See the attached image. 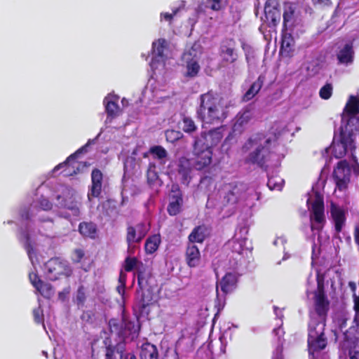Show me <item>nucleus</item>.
<instances>
[{
	"label": "nucleus",
	"mask_w": 359,
	"mask_h": 359,
	"mask_svg": "<svg viewBox=\"0 0 359 359\" xmlns=\"http://www.w3.org/2000/svg\"><path fill=\"white\" fill-rule=\"evenodd\" d=\"M117 347L116 348H107L105 353V359H117Z\"/></svg>",
	"instance_id": "4d7b16f0"
},
{
	"label": "nucleus",
	"mask_w": 359,
	"mask_h": 359,
	"mask_svg": "<svg viewBox=\"0 0 359 359\" xmlns=\"http://www.w3.org/2000/svg\"><path fill=\"white\" fill-rule=\"evenodd\" d=\"M252 117L253 111L250 109H245L240 111L234 118L231 135L236 136L242 134L247 128Z\"/></svg>",
	"instance_id": "dca6fc26"
},
{
	"label": "nucleus",
	"mask_w": 359,
	"mask_h": 359,
	"mask_svg": "<svg viewBox=\"0 0 359 359\" xmlns=\"http://www.w3.org/2000/svg\"><path fill=\"white\" fill-rule=\"evenodd\" d=\"M84 256V252L81 249H76L74 251L73 259L76 262H79Z\"/></svg>",
	"instance_id": "e2e57ef3"
},
{
	"label": "nucleus",
	"mask_w": 359,
	"mask_h": 359,
	"mask_svg": "<svg viewBox=\"0 0 359 359\" xmlns=\"http://www.w3.org/2000/svg\"><path fill=\"white\" fill-rule=\"evenodd\" d=\"M29 278L32 285L42 296L50 298L53 294L51 285L49 283H43L36 273H29Z\"/></svg>",
	"instance_id": "5701e85b"
},
{
	"label": "nucleus",
	"mask_w": 359,
	"mask_h": 359,
	"mask_svg": "<svg viewBox=\"0 0 359 359\" xmlns=\"http://www.w3.org/2000/svg\"><path fill=\"white\" fill-rule=\"evenodd\" d=\"M109 327L111 333L125 338L130 335L134 337L138 332L139 325L134 321H130L123 318L121 320L111 319L109 321Z\"/></svg>",
	"instance_id": "423d86ee"
},
{
	"label": "nucleus",
	"mask_w": 359,
	"mask_h": 359,
	"mask_svg": "<svg viewBox=\"0 0 359 359\" xmlns=\"http://www.w3.org/2000/svg\"><path fill=\"white\" fill-rule=\"evenodd\" d=\"M359 112V98L356 96H351L342 114V124L344 126L349 118L355 117ZM358 118H359L358 117Z\"/></svg>",
	"instance_id": "4be33fe9"
},
{
	"label": "nucleus",
	"mask_w": 359,
	"mask_h": 359,
	"mask_svg": "<svg viewBox=\"0 0 359 359\" xmlns=\"http://www.w3.org/2000/svg\"><path fill=\"white\" fill-rule=\"evenodd\" d=\"M200 104L196 115L203 123H219L227 117V102L212 93H204L200 96Z\"/></svg>",
	"instance_id": "f03ea898"
},
{
	"label": "nucleus",
	"mask_w": 359,
	"mask_h": 359,
	"mask_svg": "<svg viewBox=\"0 0 359 359\" xmlns=\"http://www.w3.org/2000/svg\"><path fill=\"white\" fill-rule=\"evenodd\" d=\"M350 359H359V349L354 348L349 351Z\"/></svg>",
	"instance_id": "338daca9"
},
{
	"label": "nucleus",
	"mask_w": 359,
	"mask_h": 359,
	"mask_svg": "<svg viewBox=\"0 0 359 359\" xmlns=\"http://www.w3.org/2000/svg\"><path fill=\"white\" fill-rule=\"evenodd\" d=\"M286 242V240L284 237H278L276 239L274 240L273 241V245H284V244Z\"/></svg>",
	"instance_id": "774afa93"
},
{
	"label": "nucleus",
	"mask_w": 359,
	"mask_h": 359,
	"mask_svg": "<svg viewBox=\"0 0 359 359\" xmlns=\"http://www.w3.org/2000/svg\"><path fill=\"white\" fill-rule=\"evenodd\" d=\"M33 315H34V320L36 323H40L43 322V311L40 306L37 309H35L33 311Z\"/></svg>",
	"instance_id": "bf43d9fd"
},
{
	"label": "nucleus",
	"mask_w": 359,
	"mask_h": 359,
	"mask_svg": "<svg viewBox=\"0 0 359 359\" xmlns=\"http://www.w3.org/2000/svg\"><path fill=\"white\" fill-rule=\"evenodd\" d=\"M351 168L346 161H340L333 171V177L336 187L339 191H344L347 188L350 181Z\"/></svg>",
	"instance_id": "1a4fd4ad"
},
{
	"label": "nucleus",
	"mask_w": 359,
	"mask_h": 359,
	"mask_svg": "<svg viewBox=\"0 0 359 359\" xmlns=\"http://www.w3.org/2000/svg\"><path fill=\"white\" fill-rule=\"evenodd\" d=\"M185 257L186 262L189 267H196L199 265L201 262V253L195 244H188Z\"/></svg>",
	"instance_id": "b1692460"
},
{
	"label": "nucleus",
	"mask_w": 359,
	"mask_h": 359,
	"mask_svg": "<svg viewBox=\"0 0 359 359\" xmlns=\"http://www.w3.org/2000/svg\"><path fill=\"white\" fill-rule=\"evenodd\" d=\"M333 91V86L331 83H327L322 86L319 90V95L323 100H328L331 97Z\"/></svg>",
	"instance_id": "c03bdc74"
},
{
	"label": "nucleus",
	"mask_w": 359,
	"mask_h": 359,
	"mask_svg": "<svg viewBox=\"0 0 359 359\" xmlns=\"http://www.w3.org/2000/svg\"><path fill=\"white\" fill-rule=\"evenodd\" d=\"M75 191L68 187H62V196L58 195L57 204L60 208H65L72 212L74 216H79L80 211L79 203L76 201Z\"/></svg>",
	"instance_id": "9b49d317"
},
{
	"label": "nucleus",
	"mask_w": 359,
	"mask_h": 359,
	"mask_svg": "<svg viewBox=\"0 0 359 359\" xmlns=\"http://www.w3.org/2000/svg\"><path fill=\"white\" fill-rule=\"evenodd\" d=\"M353 57V51L351 46L346 44L338 53L337 59L341 64L351 63Z\"/></svg>",
	"instance_id": "c756f323"
},
{
	"label": "nucleus",
	"mask_w": 359,
	"mask_h": 359,
	"mask_svg": "<svg viewBox=\"0 0 359 359\" xmlns=\"http://www.w3.org/2000/svg\"><path fill=\"white\" fill-rule=\"evenodd\" d=\"M182 198L180 195L173 196L168 206V212L170 215H177L181 210Z\"/></svg>",
	"instance_id": "f704fd0d"
},
{
	"label": "nucleus",
	"mask_w": 359,
	"mask_h": 359,
	"mask_svg": "<svg viewBox=\"0 0 359 359\" xmlns=\"http://www.w3.org/2000/svg\"><path fill=\"white\" fill-rule=\"evenodd\" d=\"M118 97L109 95L104 100L106 111L108 116H115L118 114V107L117 105Z\"/></svg>",
	"instance_id": "c85d7f7f"
},
{
	"label": "nucleus",
	"mask_w": 359,
	"mask_h": 359,
	"mask_svg": "<svg viewBox=\"0 0 359 359\" xmlns=\"http://www.w3.org/2000/svg\"><path fill=\"white\" fill-rule=\"evenodd\" d=\"M46 276L51 280L59 279L62 276L68 277L72 270L67 262L58 258L48 260L45 265Z\"/></svg>",
	"instance_id": "0eeeda50"
},
{
	"label": "nucleus",
	"mask_w": 359,
	"mask_h": 359,
	"mask_svg": "<svg viewBox=\"0 0 359 359\" xmlns=\"http://www.w3.org/2000/svg\"><path fill=\"white\" fill-rule=\"evenodd\" d=\"M237 276L235 273L229 272L222 278L217 282V294L219 297L220 292L226 294L231 292L236 286Z\"/></svg>",
	"instance_id": "a211bd4d"
},
{
	"label": "nucleus",
	"mask_w": 359,
	"mask_h": 359,
	"mask_svg": "<svg viewBox=\"0 0 359 359\" xmlns=\"http://www.w3.org/2000/svg\"><path fill=\"white\" fill-rule=\"evenodd\" d=\"M165 135L167 140H170V142H174L180 137V133L175 130H168L165 133Z\"/></svg>",
	"instance_id": "13d9d810"
},
{
	"label": "nucleus",
	"mask_w": 359,
	"mask_h": 359,
	"mask_svg": "<svg viewBox=\"0 0 359 359\" xmlns=\"http://www.w3.org/2000/svg\"><path fill=\"white\" fill-rule=\"evenodd\" d=\"M302 22L300 7L294 3L285 4L283 12V24L286 27H292Z\"/></svg>",
	"instance_id": "ddd939ff"
},
{
	"label": "nucleus",
	"mask_w": 359,
	"mask_h": 359,
	"mask_svg": "<svg viewBox=\"0 0 359 359\" xmlns=\"http://www.w3.org/2000/svg\"><path fill=\"white\" fill-rule=\"evenodd\" d=\"M202 142L201 139H195L194 143L193 152L195 156L194 166L198 170L208 167L212 161V151L207 147L208 146L202 147L201 145Z\"/></svg>",
	"instance_id": "6e6552de"
},
{
	"label": "nucleus",
	"mask_w": 359,
	"mask_h": 359,
	"mask_svg": "<svg viewBox=\"0 0 359 359\" xmlns=\"http://www.w3.org/2000/svg\"><path fill=\"white\" fill-rule=\"evenodd\" d=\"M181 8L178 7L175 9H172V12L170 13H161V20H165L168 22H171L172 20L175 16L177 15V13L180 11Z\"/></svg>",
	"instance_id": "603ef678"
},
{
	"label": "nucleus",
	"mask_w": 359,
	"mask_h": 359,
	"mask_svg": "<svg viewBox=\"0 0 359 359\" xmlns=\"http://www.w3.org/2000/svg\"><path fill=\"white\" fill-rule=\"evenodd\" d=\"M148 92L151 94V100L154 102H160L163 100V98L168 97L165 91L159 89L156 85L154 86H152L151 85L148 90Z\"/></svg>",
	"instance_id": "a19ab883"
},
{
	"label": "nucleus",
	"mask_w": 359,
	"mask_h": 359,
	"mask_svg": "<svg viewBox=\"0 0 359 359\" xmlns=\"http://www.w3.org/2000/svg\"><path fill=\"white\" fill-rule=\"evenodd\" d=\"M317 285V290L313 293V309L310 311L311 320L309 325L308 346L311 355L310 359H316V354L327 345L324 330L330 302L324 291L323 280L318 275Z\"/></svg>",
	"instance_id": "f257e3e1"
},
{
	"label": "nucleus",
	"mask_w": 359,
	"mask_h": 359,
	"mask_svg": "<svg viewBox=\"0 0 359 359\" xmlns=\"http://www.w3.org/2000/svg\"><path fill=\"white\" fill-rule=\"evenodd\" d=\"M182 124V129L185 133H191L196 129L194 121L189 117H184Z\"/></svg>",
	"instance_id": "a18cd8bd"
},
{
	"label": "nucleus",
	"mask_w": 359,
	"mask_h": 359,
	"mask_svg": "<svg viewBox=\"0 0 359 359\" xmlns=\"http://www.w3.org/2000/svg\"><path fill=\"white\" fill-rule=\"evenodd\" d=\"M330 214L337 233L341 231L346 223V211L339 205L331 203Z\"/></svg>",
	"instance_id": "6ab92c4d"
},
{
	"label": "nucleus",
	"mask_w": 359,
	"mask_h": 359,
	"mask_svg": "<svg viewBox=\"0 0 359 359\" xmlns=\"http://www.w3.org/2000/svg\"><path fill=\"white\" fill-rule=\"evenodd\" d=\"M245 244L246 241L245 239H235V238H233L228 243V245L231 248L232 251L238 255L246 253L248 251V248L246 247Z\"/></svg>",
	"instance_id": "72a5a7b5"
},
{
	"label": "nucleus",
	"mask_w": 359,
	"mask_h": 359,
	"mask_svg": "<svg viewBox=\"0 0 359 359\" xmlns=\"http://www.w3.org/2000/svg\"><path fill=\"white\" fill-rule=\"evenodd\" d=\"M139 234H137V231L133 226L128 227L126 241L130 250L134 247V244L138 243L142 240V238H139Z\"/></svg>",
	"instance_id": "58836bf2"
},
{
	"label": "nucleus",
	"mask_w": 359,
	"mask_h": 359,
	"mask_svg": "<svg viewBox=\"0 0 359 359\" xmlns=\"http://www.w3.org/2000/svg\"><path fill=\"white\" fill-rule=\"evenodd\" d=\"M248 233V227L245 224L241 225L236 229L233 238L235 239H245L246 241Z\"/></svg>",
	"instance_id": "09e8293b"
},
{
	"label": "nucleus",
	"mask_w": 359,
	"mask_h": 359,
	"mask_svg": "<svg viewBox=\"0 0 359 359\" xmlns=\"http://www.w3.org/2000/svg\"><path fill=\"white\" fill-rule=\"evenodd\" d=\"M140 262L135 257H128L125 260L124 269L126 271H131L137 269Z\"/></svg>",
	"instance_id": "49530a36"
},
{
	"label": "nucleus",
	"mask_w": 359,
	"mask_h": 359,
	"mask_svg": "<svg viewBox=\"0 0 359 359\" xmlns=\"http://www.w3.org/2000/svg\"><path fill=\"white\" fill-rule=\"evenodd\" d=\"M94 142V140H89L88 142V143L83 146V147H81L79 150H78L76 153L70 155L67 158V160L62 163H60L59 165H57V166L55 167V168L53 169V172H55L57 170H60V168H62L65 166L67 165L68 163H69L72 161L76 159L78 154L82 152L83 150L86 149V148L91 143H93Z\"/></svg>",
	"instance_id": "79ce46f5"
},
{
	"label": "nucleus",
	"mask_w": 359,
	"mask_h": 359,
	"mask_svg": "<svg viewBox=\"0 0 359 359\" xmlns=\"http://www.w3.org/2000/svg\"><path fill=\"white\" fill-rule=\"evenodd\" d=\"M220 55L222 60L228 63H233L238 57L234 46L231 41L222 44L220 48Z\"/></svg>",
	"instance_id": "a878e982"
},
{
	"label": "nucleus",
	"mask_w": 359,
	"mask_h": 359,
	"mask_svg": "<svg viewBox=\"0 0 359 359\" xmlns=\"http://www.w3.org/2000/svg\"><path fill=\"white\" fill-rule=\"evenodd\" d=\"M263 84V79L259 76L257 81H255L248 89V90L245 93L243 99L245 101H249L252 98H253L255 95L258 93L260 90Z\"/></svg>",
	"instance_id": "c9c22d12"
},
{
	"label": "nucleus",
	"mask_w": 359,
	"mask_h": 359,
	"mask_svg": "<svg viewBox=\"0 0 359 359\" xmlns=\"http://www.w3.org/2000/svg\"><path fill=\"white\" fill-rule=\"evenodd\" d=\"M158 171L156 163L150 162L147 169V180L149 184H155L158 181Z\"/></svg>",
	"instance_id": "ea45409f"
},
{
	"label": "nucleus",
	"mask_w": 359,
	"mask_h": 359,
	"mask_svg": "<svg viewBox=\"0 0 359 359\" xmlns=\"http://www.w3.org/2000/svg\"><path fill=\"white\" fill-rule=\"evenodd\" d=\"M168 45V41L164 39H159L153 42L152 59L150 62L152 69H157L159 66L164 65Z\"/></svg>",
	"instance_id": "f8f14e48"
},
{
	"label": "nucleus",
	"mask_w": 359,
	"mask_h": 359,
	"mask_svg": "<svg viewBox=\"0 0 359 359\" xmlns=\"http://www.w3.org/2000/svg\"><path fill=\"white\" fill-rule=\"evenodd\" d=\"M149 152L154 158L159 161V165L163 167L168 160L167 151L161 146H154L150 148Z\"/></svg>",
	"instance_id": "2f4dec72"
},
{
	"label": "nucleus",
	"mask_w": 359,
	"mask_h": 359,
	"mask_svg": "<svg viewBox=\"0 0 359 359\" xmlns=\"http://www.w3.org/2000/svg\"><path fill=\"white\" fill-rule=\"evenodd\" d=\"M161 243V237L158 234H155L147 238L145 243V250L147 253L152 254L158 248Z\"/></svg>",
	"instance_id": "4c0bfd02"
},
{
	"label": "nucleus",
	"mask_w": 359,
	"mask_h": 359,
	"mask_svg": "<svg viewBox=\"0 0 359 359\" xmlns=\"http://www.w3.org/2000/svg\"><path fill=\"white\" fill-rule=\"evenodd\" d=\"M222 137L223 134L221 131V128H217L210 130L208 133L203 132L199 137H196L195 139L203 140V142L201 143V147H204V146H208L207 147L210 149L211 147L219 144Z\"/></svg>",
	"instance_id": "412c9836"
},
{
	"label": "nucleus",
	"mask_w": 359,
	"mask_h": 359,
	"mask_svg": "<svg viewBox=\"0 0 359 359\" xmlns=\"http://www.w3.org/2000/svg\"><path fill=\"white\" fill-rule=\"evenodd\" d=\"M359 135V118L352 117L344 126H341L339 140L334 138L330 147L325 149V153H332L337 158H342L346 152L355 148V142Z\"/></svg>",
	"instance_id": "7ed1b4c3"
},
{
	"label": "nucleus",
	"mask_w": 359,
	"mask_h": 359,
	"mask_svg": "<svg viewBox=\"0 0 359 359\" xmlns=\"http://www.w3.org/2000/svg\"><path fill=\"white\" fill-rule=\"evenodd\" d=\"M265 21L269 27H274L279 24L281 18L278 0H267L264 6Z\"/></svg>",
	"instance_id": "4468645a"
},
{
	"label": "nucleus",
	"mask_w": 359,
	"mask_h": 359,
	"mask_svg": "<svg viewBox=\"0 0 359 359\" xmlns=\"http://www.w3.org/2000/svg\"><path fill=\"white\" fill-rule=\"evenodd\" d=\"M157 348L149 343L144 344L140 351V359H158Z\"/></svg>",
	"instance_id": "7c9ffc66"
},
{
	"label": "nucleus",
	"mask_w": 359,
	"mask_h": 359,
	"mask_svg": "<svg viewBox=\"0 0 359 359\" xmlns=\"http://www.w3.org/2000/svg\"><path fill=\"white\" fill-rule=\"evenodd\" d=\"M260 194L253 189H248L244 194H241V200H243L245 205L250 208L255 205V202L259 199Z\"/></svg>",
	"instance_id": "473e14b6"
},
{
	"label": "nucleus",
	"mask_w": 359,
	"mask_h": 359,
	"mask_svg": "<svg viewBox=\"0 0 359 359\" xmlns=\"http://www.w3.org/2000/svg\"><path fill=\"white\" fill-rule=\"evenodd\" d=\"M271 137L257 134L251 137L245 144L244 148L249 151L247 161L262 167L276 156L270 151L272 144Z\"/></svg>",
	"instance_id": "20e7f679"
},
{
	"label": "nucleus",
	"mask_w": 359,
	"mask_h": 359,
	"mask_svg": "<svg viewBox=\"0 0 359 359\" xmlns=\"http://www.w3.org/2000/svg\"><path fill=\"white\" fill-rule=\"evenodd\" d=\"M284 180L278 176L269 177L267 186L271 190L282 189L283 186Z\"/></svg>",
	"instance_id": "37998d69"
},
{
	"label": "nucleus",
	"mask_w": 359,
	"mask_h": 359,
	"mask_svg": "<svg viewBox=\"0 0 359 359\" xmlns=\"http://www.w3.org/2000/svg\"><path fill=\"white\" fill-rule=\"evenodd\" d=\"M31 228L32 225L31 224H29L25 230H22L19 236V239L24 245L31 263L35 268L36 265L39 264V260L32 245L34 243L35 234L34 231H32L31 232Z\"/></svg>",
	"instance_id": "9d476101"
},
{
	"label": "nucleus",
	"mask_w": 359,
	"mask_h": 359,
	"mask_svg": "<svg viewBox=\"0 0 359 359\" xmlns=\"http://www.w3.org/2000/svg\"><path fill=\"white\" fill-rule=\"evenodd\" d=\"M312 2L314 5L319 7L328 6L331 4L330 0H312Z\"/></svg>",
	"instance_id": "69168bd1"
},
{
	"label": "nucleus",
	"mask_w": 359,
	"mask_h": 359,
	"mask_svg": "<svg viewBox=\"0 0 359 359\" xmlns=\"http://www.w3.org/2000/svg\"><path fill=\"white\" fill-rule=\"evenodd\" d=\"M79 232L84 236L94 238L96 233V226L92 222H82L79 226Z\"/></svg>",
	"instance_id": "e433bc0d"
},
{
	"label": "nucleus",
	"mask_w": 359,
	"mask_h": 359,
	"mask_svg": "<svg viewBox=\"0 0 359 359\" xmlns=\"http://www.w3.org/2000/svg\"><path fill=\"white\" fill-rule=\"evenodd\" d=\"M207 6L214 11H218L221 8L220 0H209Z\"/></svg>",
	"instance_id": "680f3d73"
},
{
	"label": "nucleus",
	"mask_w": 359,
	"mask_h": 359,
	"mask_svg": "<svg viewBox=\"0 0 359 359\" xmlns=\"http://www.w3.org/2000/svg\"><path fill=\"white\" fill-rule=\"evenodd\" d=\"M209 233V230L206 226H198L192 230L191 233L189 236V243H202Z\"/></svg>",
	"instance_id": "393cba45"
},
{
	"label": "nucleus",
	"mask_w": 359,
	"mask_h": 359,
	"mask_svg": "<svg viewBox=\"0 0 359 359\" xmlns=\"http://www.w3.org/2000/svg\"><path fill=\"white\" fill-rule=\"evenodd\" d=\"M282 351H283V347H282V344H278V346L276 347V348L273 353L272 359H283Z\"/></svg>",
	"instance_id": "0e129e2a"
},
{
	"label": "nucleus",
	"mask_w": 359,
	"mask_h": 359,
	"mask_svg": "<svg viewBox=\"0 0 359 359\" xmlns=\"http://www.w3.org/2000/svg\"><path fill=\"white\" fill-rule=\"evenodd\" d=\"M244 189L245 187L241 184L230 183L223 187L222 195L227 204L233 205L241 200Z\"/></svg>",
	"instance_id": "f3484780"
},
{
	"label": "nucleus",
	"mask_w": 359,
	"mask_h": 359,
	"mask_svg": "<svg viewBox=\"0 0 359 359\" xmlns=\"http://www.w3.org/2000/svg\"><path fill=\"white\" fill-rule=\"evenodd\" d=\"M191 163L186 158L180 159L178 165V173L182 177L183 183L188 184L191 179Z\"/></svg>",
	"instance_id": "bb28decb"
},
{
	"label": "nucleus",
	"mask_w": 359,
	"mask_h": 359,
	"mask_svg": "<svg viewBox=\"0 0 359 359\" xmlns=\"http://www.w3.org/2000/svg\"><path fill=\"white\" fill-rule=\"evenodd\" d=\"M307 205L311 211L310 221L312 231H320L325 222L323 197L320 193L313 191L309 194Z\"/></svg>",
	"instance_id": "39448f33"
},
{
	"label": "nucleus",
	"mask_w": 359,
	"mask_h": 359,
	"mask_svg": "<svg viewBox=\"0 0 359 359\" xmlns=\"http://www.w3.org/2000/svg\"><path fill=\"white\" fill-rule=\"evenodd\" d=\"M53 207L52 203L48 201V198L41 196L37 201H36L33 205H32L30 210L25 215L22 214V218L25 219L30 220L32 218L38 216L37 222H49L51 223V220L50 219H41L40 215H38L40 210L48 211L51 210Z\"/></svg>",
	"instance_id": "2eb2a0df"
},
{
	"label": "nucleus",
	"mask_w": 359,
	"mask_h": 359,
	"mask_svg": "<svg viewBox=\"0 0 359 359\" xmlns=\"http://www.w3.org/2000/svg\"><path fill=\"white\" fill-rule=\"evenodd\" d=\"M306 70L310 76L316 75L320 70V65L318 61L313 60L306 64Z\"/></svg>",
	"instance_id": "de8ad7c7"
},
{
	"label": "nucleus",
	"mask_w": 359,
	"mask_h": 359,
	"mask_svg": "<svg viewBox=\"0 0 359 359\" xmlns=\"http://www.w3.org/2000/svg\"><path fill=\"white\" fill-rule=\"evenodd\" d=\"M191 55L192 53L189 52V53H185L184 55V60H187L186 76L189 77L196 76L200 70V66L198 61L195 58L189 60V57Z\"/></svg>",
	"instance_id": "cd10ccee"
},
{
	"label": "nucleus",
	"mask_w": 359,
	"mask_h": 359,
	"mask_svg": "<svg viewBox=\"0 0 359 359\" xmlns=\"http://www.w3.org/2000/svg\"><path fill=\"white\" fill-rule=\"evenodd\" d=\"M294 45L293 39L290 37V36H285L282 41L281 48L289 53L292 50V48Z\"/></svg>",
	"instance_id": "3c124183"
},
{
	"label": "nucleus",
	"mask_w": 359,
	"mask_h": 359,
	"mask_svg": "<svg viewBox=\"0 0 359 359\" xmlns=\"http://www.w3.org/2000/svg\"><path fill=\"white\" fill-rule=\"evenodd\" d=\"M86 301V294L82 287L77 290L76 296V302L79 306H83Z\"/></svg>",
	"instance_id": "6e6d98bb"
},
{
	"label": "nucleus",
	"mask_w": 359,
	"mask_h": 359,
	"mask_svg": "<svg viewBox=\"0 0 359 359\" xmlns=\"http://www.w3.org/2000/svg\"><path fill=\"white\" fill-rule=\"evenodd\" d=\"M103 208H106V215L109 217H113L116 215L115 204L113 201H107L103 203Z\"/></svg>",
	"instance_id": "8fccbe9b"
},
{
	"label": "nucleus",
	"mask_w": 359,
	"mask_h": 359,
	"mask_svg": "<svg viewBox=\"0 0 359 359\" xmlns=\"http://www.w3.org/2000/svg\"><path fill=\"white\" fill-rule=\"evenodd\" d=\"M117 353L120 359H137L136 356L133 353L123 352V344H118L117 346Z\"/></svg>",
	"instance_id": "864d4df0"
},
{
	"label": "nucleus",
	"mask_w": 359,
	"mask_h": 359,
	"mask_svg": "<svg viewBox=\"0 0 359 359\" xmlns=\"http://www.w3.org/2000/svg\"><path fill=\"white\" fill-rule=\"evenodd\" d=\"M133 227L137 231V234H139V238H142L146 236L147 233L149 229V225L144 223H140Z\"/></svg>",
	"instance_id": "5fc2aeb1"
},
{
	"label": "nucleus",
	"mask_w": 359,
	"mask_h": 359,
	"mask_svg": "<svg viewBox=\"0 0 359 359\" xmlns=\"http://www.w3.org/2000/svg\"><path fill=\"white\" fill-rule=\"evenodd\" d=\"M283 130V128L282 126L280 127L278 124H275V126L272 127L271 133L274 134V137L271 138L272 142H274L278 136L280 135Z\"/></svg>",
	"instance_id": "052dcab7"
},
{
	"label": "nucleus",
	"mask_w": 359,
	"mask_h": 359,
	"mask_svg": "<svg viewBox=\"0 0 359 359\" xmlns=\"http://www.w3.org/2000/svg\"><path fill=\"white\" fill-rule=\"evenodd\" d=\"M103 175L98 169L93 170L91 172V187L88 193V198L91 201L92 198H97L102 188Z\"/></svg>",
	"instance_id": "aec40b11"
}]
</instances>
